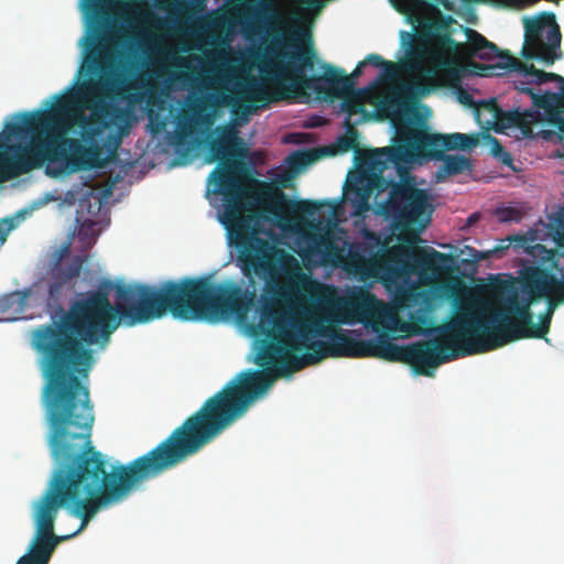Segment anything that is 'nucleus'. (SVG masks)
<instances>
[{
  "label": "nucleus",
  "mask_w": 564,
  "mask_h": 564,
  "mask_svg": "<svg viewBox=\"0 0 564 564\" xmlns=\"http://www.w3.org/2000/svg\"><path fill=\"white\" fill-rule=\"evenodd\" d=\"M345 124L346 127L348 128V132L350 133V135H345V137H341L340 140H339V144L341 147V149L344 151H349L351 149H358V141H357V132L356 130L352 128L351 123H350V119L349 117L346 118L345 120ZM361 153L360 151L356 150V156Z\"/></svg>",
  "instance_id": "nucleus-26"
},
{
  "label": "nucleus",
  "mask_w": 564,
  "mask_h": 564,
  "mask_svg": "<svg viewBox=\"0 0 564 564\" xmlns=\"http://www.w3.org/2000/svg\"><path fill=\"white\" fill-rule=\"evenodd\" d=\"M496 216L500 223H519L522 219V213L516 207H501L496 209Z\"/></svg>",
  "instance_id": "nucleus-27"
},
{
  "label": "nucleus",
  "mask_w": 564,
  "mask_h": 564,
  "mask_svg": "<svg viewBox=\"0 0 564 564\" xmlns=\"http://www.w3.org/2000/svg\"><path fill=\"white\" fill-rule=\"evenodd\" d=\"M232 25L234 20L226 14H209L198 21V26L203 30H229Z\"/></svg>",
  "instance_id": "nucleus-21"
},
{
  "label": "nucleus",
  "mask_w": 564,
  "mask_h": 564,
  "mask_svg": "<svg viewBox=\"0 0 564 564\" xmlns=\"http://www.w3.org/2000/svg\"><path fill=\"white\" fill-rule=\"evenodd\" d=\"M357 164L367 172V181L377 196L389 189L388 198L378 204V212L392 220V227L401 239L415 242L419 234L431 223L433 205L426 189L419 188L413 177L401 176L400 181L387 180L382 173L390 165L401 170L413 161V153L404 142L377 148L359 153Z\"/></svg>",
  "instance_id": "nucleus-5"
},
{
  "label": "nucleus",
  "mask_w": 564,
  "mask_h": 564,
  "mask_svg": "<svg viewBox=\"0 0 564 564\" xmlns=\"http://www.w3.org/2000/svg\"><path fill=\"white\" fill-rule=\"evenodd\" d=\"M524 42L521 55L525 59H538L545 65H553L562 58V33L555 14L542 12L535 17H523Z\"/></svg>",
  "instance_id": "nucleus-10"
},
{
  "label": "nucleus",
  "mask_w": 564,
  "mask_h": 564,
  "mask_svg": "<svg viewBox=\"0 0 564 564\" xmlns=\"http://www.w3.org/2000/svg\"><path fill=\"white\" fill-rule=\"evenodd\" d=\"M430 296L426 291H422L415 288L405 290L400 297V302L405 307H412L420 303H427Z\"/></svg>",
  "instance_id": "nucleus-23"
},
{
  "label": "nucleus",
  "mask_w": 564,
  "mask_h": 564,
  "mask_svg": "<svg viewBox=\"0 0 564 564\" xmlns=\"http://www.w3.org/2000/svg\"><path fill=\"white\" fill-rule=\"evenodd\" d=\"M405 36L409 39L405 64L417 74V80L384 97L377 106L378 113L390 121L395 130L394 140L404 142L412 151L413 159H442L445 151L471 149L478 143L477 137L458 132L431 133L410 101L412 95L425 96L436 86L438 70L423 65L426 57L424 44L410 33L402 32V37Z\"/></svg>",
  "instance_id": "nucleus-4"
},
{
  "label": "nucleus",
  "mask_w": 564,
  "mask_h": 564,
  "mask_svg": "<svg viewBox=\"0 0 564 564\" xmlns=\"http://www.w3.org/2000/svg\"><path fill=\"white\" fill-rule=\"evenodd\" d=\"M313 158L310 152L299 151L289 156V163L292 167L301 169L312 162Z\"/></svg>",
  "instance_id": "nucleus-28"
},
{
  "label": "nucleus",
  "mask_w": 564,
  "mask_h": 564,
  "mask_svg": "<svg viewBox=\"0 0 564 564\" xmlns=\"http://www.w3.org/2000/svg\"><path fill=\"white\" fill-rule=\"evenodd\" d=\"M152 21V26L155 28V29H162L165 24H166V21L161 19V18H158L155 17L154 14H151L149 17Z\"/></svg>",
  "instance_id": "nucleus-32"
},
{
  "label": "nucleus",
  "mask_w": 564,
  "mask_h": 564,
  "mask_svg": "<svg viewBox=\"0 0 564 564\" xmlns=\"http://www.w3.org/2000/svg\"><path fill=\"white\" fill-rule=\"evenodd\" d=\"M501 108L498 106L495 98L481 100L475 108V116L479 123H481V113L486 112L489 118L485 120V123H494L497 119Z\"/></svg>",
  "instance_id": "nucleus-22"
},
{
  "label": "nucleus",
  "mask_w": 564,
  "mask_h": 564,
  "mask_svg": "<svg viewBox=\"0 0 564 564\" xmlns=\"http://www.w3.org/2000/svg\"><path fill=\"white\" fill-rule=\"evenodd\" d=\"M406 327V323H403L402 326L400 327V329L404 330Z\"/></svg>",
  "instance_id": "nucleus-37"
},
{
  "label": "nucleus",
  "mask_w": 564,
  "mask_h": 564,
  "mask_svg": "<svg viewBox=\"0 0 564 564\" xmlns=\"http://www.w3.org/2000/svg\"><path fill=\"white\" fill-rule=\"evenodd\" d=\"M95 36L80 73L88 76L72 94L56 96L51 109L22 113L21 122L0 132V184L40 169L45 162H66L72 171L102 167L106 160L96 142L106 129L126 121V79L116 73L112 55Z\"/></svg>",
  "instance_id": "nucleus-2"
},
{
  "label": "nucleus",
  "mask_w": 564,
  "mask_h": 564,
  "mask_svg": "<svg viewBox=\"0 0 564 564\" xmlns=\"http://www.w3.org/2000/svg\"><path fill=\"white\" fill-rule=\"evenodd\" d=\"M366 65H371L373 67H382L386 76H393L397 72V64L391 61H386L381 55L371 53L366 56L362 61Z\"/></svg>",
  "instance_id": "nucleus-24"
},
{
  "label": "nucleus",
  "mask_w": 564,
  "mask_h": 564,
  "mask_svg": "<svg viewBox=\"0 0 564 564\" xmlns=\"http://www.w3.org/2000/svg\"><path fill=\"white\" fill-rule=\"evenodd\" d=\"M281 57H288L289 62L275 61L271 69V80L274 89L269 93L264 88L256 87L252 96L263 105L284 100L301 90L310 89L323 99H334L347 91L355 89V78L362 74L365 62H359L350 75H346L341 68L330 64H323L324 74L308 76L306 70L314 68L315 52L307 47L300 52H281Z\"/></svg>",
  "instance_id": "nucleus-6"
},
{
  "label": "nucleus",
  "mask_w": 564,
  "mask_h": 564,
  "mask_svg": "<svg viewBox=\"0 0 564 564\" xmlns=\"http://www.w3.org/2000/svg\"><path fill=\"white\" fill-rule=\"evenodd\" d=\"M492 153L495 156L500 158L502 163L507 165L511 164L512 158L508 152L505 151L503 147L496 138H492Z\"/></svg>",
  "instance_id": "nucleus-29"
},
{
  "label": "nucleus",
  "mask_w": 564,
  "mask_h": 564,
  "mask_svg": "<svg viewBox=\"0 0 564 564\" xmlns=\"http://www.w3.org/2000/svg\"><path fill=\"white\" fill-rule=\"evenodd\" d=\"M299 1L306 4L308 8H312V9H321L323 6L322 0H299Z\"/></svg>",
  "instance_id": "nucleus-34"
},
{
  "label": "nucleus",
  "mask_w": 564,
  "mask_h": 564,
  "mask_svg": "<svg viewBox=\"0 0 564 564\" xmlns=\"http://www.w3.org/2000/svg\"><path fill=\"white\" fill-rule=\"evenodd\" d=\"M459 100L466 105H470L473 102L471 96L465 91L459 94Z\"/></svg>",
  "instance_id": "nucleus-35"
},
{
  "label": "nucleus",
  "mask_w": 564,
  "mask_h": 564,
  "mask_svg": "<svg viewBox=\"0 0 564 564\" xmlns=\"http://www.w3.org/2000/svg\"><path fill=\"white\" fill-rule=\"evenodd\" d=\"M304 240L305 248L299 254L310 263L340 267L360 281L401 276L400 258L376 245L352 242L345 250L330 230L306 234Z\"/></svg>",
  "instance_id": "nucleus-7"
},
{
  "label": "nucleus",
  "mask_w": 564,
  "mask_h": 564,
  "mask_svg": "<svg viewBox=\"0 0 564 564\" xmlns=\"http://www.w3.org/2000/svg\"><path fill=\"white\" fill-rule=\"evenodd\" d=\"M26 294L11 292L0 296V322L17 319L15 314L23 311Z\"/></svg>",
  "instance_id": "nucleus-18"
},
{
  "label": "nucleus",
  "mask_w": 564,
  "mask_h": 564,
  "mask_svg": "<svg viewBox=\"0 0 564 564\" xmlns=\"http://www.w3.org/2000/svg\"><path fill=\"white\" fill-rule=\"evenodd\" d=\"M260 325L272 339L258 357L264 370L238 373L166 438L126 464V497L135 486L161 476L213 442L241 417L278 377L327 357L366 358L368 339L352 338L340 328L325 325L321 318H301L289 310L265 304L260 312Z\"/></svg>",
  "instance_id": "nucleus-1"
},
{
  "label": "nucleus",
  "mask_w": 564,
  "mask_h": 564,
  "mask_svg": "<svg viewBox=\"0 0 564 564\" xmlns=\"http://www.w3.org/2000/svg\"><path fill=\"white\" fill-rule=\"evenodd\" d=\"M367 181V172L357 171L351 173L344 186V195L354 207L355 215H361L370 209V197L372 192Z\"/></svg>",
  "instance_id": "nucleus-15"
},
{
  "label": "nucleus",
  "mask_w": 564,
  "mask_h": 564,
  "mask_svg": "<svg viewBox=\"0 0 564 564\" xmlns=\"http://www.w3.org/2000/svg\"><path fill=\"white\" fill-rule=\"evenodd\" d=\"M280 183H281V186L284 188H288L290 186L289 178H283V180H281Z\"/></svg>",
  "instance_id": "nucleus-36"
},
{
  "label": "nucleus",
  "mask_w": 564,
  "mask_h": 564,
  "mask_svg": "<svg viewBox=\"0 0 564 564\" xmlns=\"http://www.w3.org/2000/svg\"><path fill=\"white\" fill-rule=\"evenodd\" d=\"M560 303H564V273L560 280L532 267L517 284L506 286L499 308L482 300L460 301V312L446 328L469 334L473 347L482 352L524 338H544Z\"/></svg>",
  "instance_id": "nucleus-3"
},
{
  "label": "nucleus",
  "mask_w": 564,
  "mask_h": 564,
  "mask_svg": "<svg viewBox=\"0 0 564 564\" xmlns=\"http://www.w3.org/2000/svg\"><path fill=\"white\" fill-rule=\"evenodd\" d=\"M258 185L264 188L262 197L268 203L269 210L276 216H280L285 208H289L294 215L314 216L323 205L315 200L289 199L288 195L280 188L260 182H258Z\"/></svg>",
  "instance_id": "nucleus-14"
},
{
  "label": "nucleus",
  "mask_w": 564,
  "mask_h": 564,
  "mask_svg": "<svg viewBox=\"0 0 564 564\" xmlns=\"http://www.w3.org/2000/svg\"><path fill=\"white\" fill-rule=\"evenodd\" d=\"M381 306L382 302L378 301L373 295H368L357 304V311L362 318H370L375 316L377 310Z\"/></svg>",
  "instance_id": "nucleus-25"
},
{
  "label": "nucleus",
  "mask_w": 564,
  "mask_h": 564,
  "mask_svg": "<svg viewBox=\"0 0 564 564\" xmlns=\"http://www.w3.org/2000/svg\"><path fill=\"white\" fill-rule=\"evenodd\" d=\"M369 89L360 88V89H351L347 91L339 98H343V109L348 113V116L362 113L368 116V112L365 108V98L368 95Z\"/></svg>",
  "instance_id": "nucleus-19"
},
{
  "label": "nucleus",
  "mask_w": 564,
  "mask_h": 564,
  "mask_svg": "<svg viewBox=\"0 0 564 564\" xmlns=\"http://www.w3.org/2000/svg\"><path fill=\"white\" fill-rule=\"evenodd\" d=\"M401 6L399 10L408 15L412 24L421 29V33L429 40H435L441 45L453 48L458 55L464 58L477 57L482 61H492L499 57L501 62L496 65L485 66L477 63H471L473 67L481 70H488L492 68H502V64L508 62L507 56H512L508 52L502 54L499 52L498 46L488 41L484 35L474 31L467 30L468 42L458 43L455 41L448 29L453 22V18L444 15L440 6L448 9L451 3L449 0H400ZM506 70L511 72L506 68Z\"/></svg>",
  "instance_id": "nucleus-9"
},
{
  "label": "nucleus",
  "mask_w": 564,
  "mask_h": 564,
  "mask_svg": "<svg viewBox=\"0 0 564 564\" xmlns=\"http://www.w3.org/2000/svg\"><path fill=\"white\" fill-rule=\"evenodd\" d=\"M480 219V214L479 213H473L470 214L467 219H466V224H465V227H471L474 226L478 220Z\"/></svg>",
  "instance_id": "nucleus-33"
},
{
  "label": "nucleus",
  "mask_w": 564,
  "mask_h": 564,
  "mask_svg": "<svg viewBox=\"0 0 564 564\" xmlns=\"http://www.w3.org/2000/svg\"><path fill=\"white\" fill-rule=\"evenodd\" d=\"M408 258L409 261H403L400 258L401 274L403 272L415 273L421 281L426 283L445 278L452 270L453 257L433 248H414Z\"/></svg>",
  "instance_id": "nucleus-12"
},
{
  "label": "nucleus",
  "mask_w": 564,
  "mask_h": 564,
  "mask_svg": "<svg viewBox=\"0 0 564 564\" xmlns=\"http://www.w3.org/2000/svg\"><path fill=\"white\" fill-rule=\"evenodd\" d=\"M127 47L133 51L147 52L152 43L153 39L145 32H141L139 29L133 28L131 31L124 33Z\"/></svg>",
  "instance_id": "nucleus-20"
},
{
  "label": "nucleus",
  "mask_w": 564,
  "mask_h": 564,
  "mask_svg": "<svg viewBox=\"0 0 564 564\" xmlns=\"http://www.w3.org/2000/svg\"><path fill=\"white\" fill-rule=\"evenodd\" d=\"M508 62L502 64V67L510 70H517L524 76L534 77L533 83L541 85L546 82L560 83L561 93L546 91L544 94H538L529 83L519 82L516 83V88L523 94L531 97L532 104L538 109H543L554 120L558 117V112L564 110V77L555 73H546L538 69L533 64H525L521 59L514 56H507Z\"/></svg>",
  "instance_id": "nucleus-11"
},
{
  "label": "nucleus",
  "mask_w": 564,
  "mask_h": 564,
  "mask_svg": "<svg viewBox=\"0 0 564 564\" xmlns=\"http://www.w3.org/2000/svg\"><path fill=\"white\" fill-rule=\"evenodd\" d=\"M13 227L14 225L12 219H0V247L7 241L8 235Z\"/></svg>",
  "instance_id": "nucleus-30"
},
{
  "label": "nucleus",
  "mask_w": 564,
  "mask_h": 564,
  "mask_svg": "<svg viewBox=\"0 0 564 564\" xmlns=\"http://www.w3.org/2000/svg\"><path fill=\"white\" fill-rule=\"evenodd\" d=\"M79 274H80V263L76 262V263L69 265L65 270L64 278H65V280H72L74 278L79 276Z\"/></svg>",
  "instance_id": "nucleus-31"
},
{
  "label": "nucleus",
  "mask_w": 564,
  "mask_h": 564,
  "mask_svg": "<svg viewBox=\"0 0 564 564\" xmlns=\"http://www.w3.org/2000/svg\"><path fill=\"white\" fill-rule=\"evenodd\" d=\"M443 164L436 172V181L442 182L446 177L460 174L471 169L470 160L463 155H445L441 159Z\"/></svg>",
  "instance_id": "nucleus-17"
},
{
  "label": "nucleus",
  "mask_w": 564,
  "mask_h": 564,
  "mask_svg": "<svg viewBox=\"0 0 564 564\" xmlns=\"http://www.w3.org/2000/svg\"><path fill=\"white\" fill-rule=\"evenodd\" d=\"M541 113L538 110L520 111L518 108L512 110H500L497 119L495 120L494 130L497 133H502L509 128H519L523 135H533L532 124L541 122Z\"/></svg>",
  "instance_id": "nucleus-16"
},
{
  "label": "nucleus",
  "mask_w": 564,
  "mask_h": 564,
  "mask_svg": "<svg viewBox=\"0 0 564 564\" xmlns=\"http://www.w3.org/2000/svg\"><path fill=\"white\" fill-rule=\"evenodd\" d=\"M460 312V301L454 303V312L448 321L437 327L438 338L415 341L405 346L392 343L386 334L368 339L366 357L380 358L410 365L414 372L433 377L434 369L447 361L477 352L469 334L454 332L446 325Z\"/></svg>",
  "instance_id": "nucleus-8"
},
{
  "label": "nucleus",
  "mask_w": 564,
  "mask_h": 564,
  "mask_svg": "<svg viewBox=\"0 0 564 564\" xmlns=\"http://www.w3.org/2000/svg\"><path fill=\"white\" fill-rule=\"evenodd\" d=\"M256 87H260V85L254 83L248 91L249 98L254 102H257V100L252 96V90ZM261 88H263V87L261 86ZM258 104H260V105L259 106H253V105H238L237 106L236 104H234V98L229 95H221L219 97H215L214 99L208 98L203 102V105H198L194 108V113H195L194 118H185L183 120H180V122L177 124L178 132H180V134L189 135L194 130V123L205 126L206 128L212 127L216 119L215 109L218 106L232 105L234 112L237 113L239 110H241L242 116H243L242 119L245 121H247L248 116L253 111V109H256L257 107H260V106L261 107L267 106V105H263L261 101H258Z\"/></svg>",
  "instance_id": "nucleus-13"
}]
</instances>
